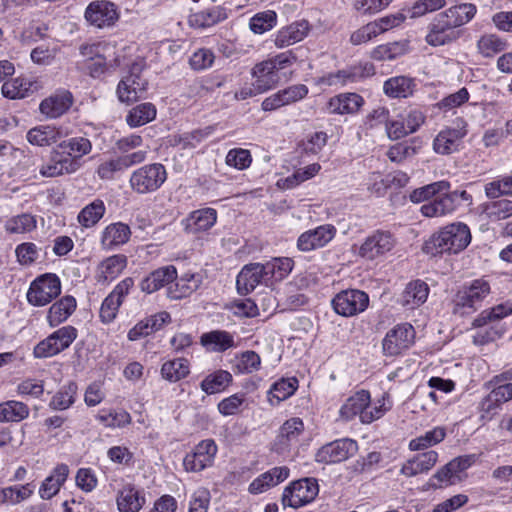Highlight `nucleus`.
<instances>
[{
  "mask_svg": "<svg viewBox=\"0 0 512 512\" xmlns=\"http://www.w3.org/2000/svg\"><path fill=\"white\" fill-rule=\"evenodd\" d=\"M190 373V364L185 358H175L163 363L162 377L169 382H178Z\"/></svg>",
  "mask_w": 512,
  "mask_h": 512,
  "instance_id": "13d9d810",
  "label": "nucleus"
},
{
  "mask_svg": "<svg viewBox=\"0 0 512 512\" xmlns=\"http://www.w3.org/2000/svg\"><path fill=\"white\" fill-rule=\"evenodd\" d=\"M64 135L61 128L51 125H41L28 131L27 140L32 145L50 146Z\"/></svg>",
  "mask_w": 512,
  "mask_h": 512,
  "instance_id": "49530a36",
  "label": "nucleus"
},
{
  "mask_svg": "<svg viewBox=\"0 0 512 512\" xmlns=\"http://www.w3.org/2000/svg\"><path fill=\"white\" fill-rule=\"evenodd\" d=\"M142 70V61H134L129 72L119 81L116 94L121 103L130 104L146 96L148 81L142 76Z\"/></svg>",
  "mask_w": 512,
  "mask_h": 512,
  "instance_id": "7ed1b4c3",
  "label": "nucleus"
},
{
  "mask_svg": "<svg viewBox=\"0 0 512 512\" xmlns=\"http://www.w3.org/2000/svg\"><path fill=\"white\" fill-rule=\"evenodd\" d=\"M106 211L104 202L102 200H94L86 205L78 214V222L85 228H90L97 224L104 216Z\"/></svg>",
  "mask_w": 512,
  "mask_h": 512,
  "instance_id": "e2e57ef3",
  "label": "nucleus"
},
{
  "mask_svg": "<svg viewBox=\"0 0 512 512\" xmlns=\"http://www.w3.org/2000/svg\"><path fill=\"white\" fill-rule=\"evenodd\" d=\"M130 236L131 230L127 224L111 223L102 230L100 244L104 250H113L127 243Z\"/></svg>",
  "mask_w": 512,
  "mask_h": 512,
  "instance_id": "2f4dec72",
  "label": "nucleus"
},
{
  "mask_svg": "<svg viewBox=\"0 0 512 512\" xmlns=\"http://www.w3.org/2000/svg\"><path fill=\"white\" fill-rule=\"evenodd\" d=\"M157 110L154 104L145 102L133 107L126 116V122L131 128L143 126L156 118Z\"/></svg>",
  "mask_w": 512,
  "mask_h": 512,
  "instance_id": "864d4df0",
  "label": "nucleus"
},
{
  "mask_svg": "<svg viewBox=\"0 0 512 512\" xmlns=\"http://www.w3.org/2000/svg\"><path fill=\"white\" fill-rule=\"evenodd\" d=\"M115 502L118 512H140L147 504L146 491L132 481L121 479Z\"/></svg>",
  "mask_w": 512,
  "mask_h": 512,
  "instance_id": "f8f14e48",
  "label": "nucleus"
},
{
  "mask_svg": "<svg viewBox=\"0 0 512 512\" xmlns=\"http://www.w3.org/2000/svg\"><path fill=\"white\" fill-rule=\"evenodd\" d=\"M446 431L443 427H435L423 435H420L409 442V449L411 451L424 450L432 447L444 440Z\"/></svg>",
  "mask_w": 512,
  "mask_h": 512,
  "instance_id": "0e129e2a",
  "label": "nucleus"
},
{
  "mask_svg": "<svg viewBox=\"0 0 512 512\" xmlns=\"http://www.w3.org/2000/svg\"><path fill=\"white\" fill-rule=\"evenodd\" d=\"M133 287V278H124L105 297L99 311V317L102 323L109 324L115 320L120 306Z\"/></svg>",
  "mask_w": 512,
  "mask_h": 512,
  "instance_id": "f3484780",
  "label": "nucleus"
},
{
  "mask_svg": "<svg viewBox=\"0 0 512 512\" xmlns=\"http://www.w3.org/2000/svg\"><path fill=\"white\" fill-rule=\"evenodd\" d=\"M373 74V66L370 64H356L345 67L341 70L328 73L319 80L321 84L327 86L343 87L362 81Z\"/></svg>",
  "mask_w": 512,
  "mask_h": 512,
  "instance_id": "a211bd4d",
  "label": "nucleus"
},
{
  "mask_svg": "<svg viewBox=\"0 0 512 512\" xmlns=\"http://www.w3.org/2000/svg\"><path fill=\"white\" fill-rule=\"evenodd\" d=\"M35 90H37L36 82L23 75L5 81L1 87L2 95L11 100L28 97Z\"/></svg>",
  "mask_w": 512,
  "mask_h": 512,
  "instance_id": "e433bc0d",
  "label": "nucleus"
},
{
  "mask_svg": "<svg viewBox=\"0 0 512 512\" xmlns=\"http://www.w3.org/2000/svg\"><path fill=\"white\" fill-rule=\"evenodd\" d=\"M28 415V406L20 401L9 400L0 403V422H20Z\"/></svg>",
  "mask_w": 512,
  "mask_h": 512,
  "instance_id": "052dcab7",
  "label": "nucleus"
},
{
  "mask_svg": "<svg viewBox=\"0 0 512 512\" xmlns=\"http://www.w3.org/2000/svg\"><path fill=\"white\" fill-rule=\"evenodd\" d=\"M77 301L71 295H65L55 301L48 309L46 321L50 328H55L66 322L75 312Z\"/></svg>",
  "mask_w": 512,
  "mask_h": 512,
  "instance_id": "c756f323",
  "label": "nucleus"
},
{
  "mask_svg": "<svg viewBox=\"0 0 512 512\" xmlns=\"http://www.w3.org/2000/svg\"><path fill=\"white\" fill-rule=\"evenodd\" d=\"M176 279V267L173 265L163 266L146 276L140 283V289L147 294H151L163 287L170 286Z\"/></svg>",
  "mask_w": 512,
  "mask_h": 512,
  "instance_id": "bb28decb",
  "label": "nucleus"
},
{
  "mask_svg": "<svg viewBox=\"0 0 512 512\" xmlns=\"http://www.w3.org/2000/svg\"><path fill=\"white\" fill-rule=\"evenodd\" d=\"M261 283L269 285L264 266L261 263L244 266L236 279L237 289L242 294H248Z\"/></svg>",
  "mask_w": 512,
  "mask_h": 512,
  "instance_id": "a878e982",
  "label": "nucleus"
},
{
  "mask_svg": "<svg viewBox=\"0 0 512 512\" xmlns=\"http://www.w3.org/2000/svg\"><path fill=\"white\" fill-rule=\"evenodd\" d=\"M232 382V375L226 370H216L208 374L201 382L200 387L208 395L224 391Z\"/></svg>",
  "mask_w": 512,
  "mask_h": 512,
  "instance_id": "603ef678",
  "label": "nucleus"
},
{
  "mask_svg": "<svg viewBox=\"0 0 512 512\" xmlns=\"http://www.w3.org/2000/svg\"><path fill=\"white\" fill-rule=\"evenodd\" d=\"M425 121V113L418 108L403 111L387 123V137L392 141L402 139L417 132Z\"/></svg>",
  "mask_w": 512,
  "mask_h": 512,
  "instance_id": "9d476101",
  "label": "nucleus"
},
{
  "mask_svg": "<svg viewBox=\"0 0 512 512\" xmlns=\"http://www.w3.org/2000/svg\"><path fill=\"white\" fill-rule=\"evenodd\" d=\"M167 179L165 167L160 163L147 164L135 170L130 184L137 193H150L158 190Z\"/></svg>",
  "mask_w": 512,
  "mask_h": 512,
  "instance_id": "6e6552de",
  "label": "nucleus"
},
{
  "mask_svg": "<svg viewBox=\"0 0 512 512\" xmlns=\"http://www.w3.org/2000/svg\"><path fill=\"white\" fill-rule=\"evenodd\" d=\"M128 259L123 254L109 256L96 268L95 279L98 283L108 284L115 280L127 267Z\"/></svg>",
  "mask_w": 512,
  "mask_h": 512,
  "instance_id": "cd10ccee",
  "label": "nucleus"
},
{
  "mask_svg": "<svg viewBox=\"0 0 512 512\" xmlns=\"http://www.w3.org/2000/svg\"><path fill=\"white\" fill-rule=\"evenodd\" d=\"M77 171L76 161L70 157H65L64 153L59 151H53L51 158L39 170L44 177H57Z\"/></svg>",
  "mask_w": 512,
  "mask_h": 512,
  "instance_id": "72a5a7b5",
  "label": "nucleus"
},
{
  "mask_svg": "<svg viewBox=\"0 0 512 512\" xmlns=\"http://www.w3.org/2000/svg\"><path fill=\"white\" fill-rule=\"evenodd\" d=\"M200 342L207 350L218 353L236 347L234 335L225 330L204 333Z\"/></svg>",
  "mask_w": 512,
  "mask_h": 512,
  "instance_id": "79ce46f5",
  "label": "nucleus"
},
{
  "mask_svg": "<svg viewBox=\"0 0 512 512\" xmlns=\"http://www.w3.org/2000/svg\"><path fill=\"white\" fill-rule=\"evenodd\" d=\"M269 285L281 281L293 268V260L288 257L274 258L263 264Z\"/></svg>",
  "mask_w": 512,
  "mask_h": 512,
  "instance_id": "4d7b16f0",
  "label": "nucleus"
},
{
  "mask_svg": "<svg viewBox=\"0 0 512 512\" xmlns=\"http://www.w3.org/2000/svg\"><path fill=\"white\" fill-rule=\"evenodd\" d=\"M61 288L60 278L56 274H42L30 283L26 294L27 301L36 307L45 306L60 295Z\"/></svg>",
  "mask_w": 512,
  "mask_h": 512,
  "instance_id": "39448f33",
  "label": "nucleus"
},
{
  "mask_svg": "<svg viewBox=\"0 0 512 512\" xmlns=\"http://www.w3.org/2000/svg\"><path fill=\"white\" fill-rule=\"evenodd\" d=\"M477 52L486 59H492L508 48V42L495 33H487L477 40Z\"/></svg>",
  "mask_w": 512,
  "mask_h": 512,
  "instance_id": "a18cd8bd",
  "label": "nucleus"
},
{
  "mask_svg": "<svg viewBox=\"0 0 512 512\" xmlns=\"http://www.w3.org/2000/svg\"><path fill=\"white\" fill-rule=\"evenodd\" d=\"M68 474L69 467L63 463L58 464L40 486V497L45 500H49L54 497L60 491L61 486L65 483Z\"/></svg>",
  "mask_w": 512,
  "mask_h": 512,
  "instance_id": "58836bf2",
  "label": "nucleus"
},
{
  "mask_svg": "<svg viewBox=\"0 0 512 512\" xmlns=\"http://www.w3.org/2000/svg\"><path fill=\"white\" fill-rule=\"evenodd\" d=\"M319 485L315 478H303L292 482L283 492L282 502L285 506L300 508L317 497Z\"/></svg>",
  "mask_w": 512,
  "mask_h": 512,
  "instance_id": "9b49d317",
  "label": "nucleus"
},
{
  "mask_svg": "<svg viewBox=\"0 0 512 512\" xmlns=\"http://www.w3.org/2000/svg\"><path fill=\"white\" fill-rule=\"evenodd\" d=\"M428 295V285L422 280H414L406 285L401 294L400 303L409 309H414L424 304Z\"/></svg>",
  "mask_w": 512,
  "mask_h": 512,
  "instance_id": "ea45409f",
  "label": "nucleus"
},
{
  "mask_svg": "<svg viewBox=\"0 0 512 512\" xmlns=\"http://www.w3.org/2000/svg\"><path fill=\"white\" fill-rule=\"evenodd\" d=\"M422 148V142L418 138L398 142L392 145L386 155L391 162L401 164L407 159L417 155Z\"/></svg>",
  "mask_w": 512,
  "mask_h": 512,
  "instance_id": "de8ad7c7",
  "label": "nucleus"
},
{
  "mask_svg": "<svg viewBox=\"0 0 512 512\" xmlns=\"http://www.w3.org/2000/svg\"><path fill=\"white\" fill-rule=\"evenodd\" d=\"M467 122L458 117L450 126L443 127L432 142V149L438 155H450L459 151L463 138L467 135Z\"/></svg>",
  "mask_w": 512,
  "mask_h": 512,
  "instance_id": "0eeeda50",
  "label": "nucleus"
},
{
  "mask_svg": "<svg viewBox=\"0 0 512 512\" xmlns=\"http://www.w3.org/2000/svg\"><path fill=\"white\" fill-rule=\"evenodd\" d=\"M290 470L286 466H278L260 474L249 485V492L252 494L263 493L270 488L277 486L289 477Z\"/></svg>",
  "mask_w": 512,
  "mask_h": 512,
  "instance_id": "473e14b6",
  "label": "nucleus"
},
{
  "mask_svg": "<svg viewBox=\"0 0 512 512\" xmlns=\"http://www.w3.org/2000/svg\"><path fill=\"white\" fill-rule=\"evenodd\" d=\"M216 221L217 211L213 208H203L191 212L182 224L186 232L195 234L210 229Z\"/></svg>",
  "mask_w": 512,
  "mask_h": 512,
  "instance_id": "f704fd0d",
  "label": "nucleus"
},
{
  "mask_svg": "<svg viewBox=\"0 0 512 512\" xmlns=\"http://www.w3.org/2000/svg\"><path fill=\"white\" fill-rule=\"evenodd\" d=\"M337 229L332 224H323L301 233L297 239V248L301 252H310L328 245L336 236Z\"/></svg>",
  "mask_w": 512,
  "mask_h": 512,
  "instance_id": "aec40b11",
  "label": "nucleus"
},
{
  "mask_svg": "<svg viewBox=\"0 0 512 512\" xmlns=\"http://www.w3.org/2000/svg\"><path fill=\"white\" fill-rule=\"evenodd\" d=\"M78 331L74 326L66 325L41 340L33 349L35 358L43 359L58 355L68 349L76 340Z\"/></svg>",
  "mask_w": 512,
  "mask_h": 512,
  "instance_id": "423d86ee",
  "label": "nucleus"
},
{
  "mask_svg": "<svg viewBox=\"0 0 512 512\" xmlns=\"http://www.w3.org/2000/svg\"><path fill=\"white\" fill-rule=\"evenodd\" d=\"M311 26L307 20H299L282 27L277 31L274 44L277 48H285L294 45L307 37Z\"/></svg>",
  "mask_w": 512,
  "mask_h": 512,
  "instance_id": "393cba45",
  "label": "nucleus"
},
{
  "mask_svg": "<svg viewBox=\"0 0 512 512\" xmlns=\"http://www.w3.org/2000/svg\"><path fill=\"white\" fill-rule=\"evenodd\" d=\"M453 27L439 13L429 26V32L426 35V42L431 46H441L450 43L454 38Z\"/></svg>",
  "mask_w": 512,
  "mask_h": 512,
  "instance_id": "4c0bfd02",
  "label": "nucleus"
},
{
  "mask_svg": "<svg viewBox=\"0 0 512 512\" xmlns=\"http://www.w3.org/2000/svg\"><path fill=\"white\" fill-rule=\"evenodd\" d=\"M218 447L213 439L200 441L183 459L187 472L198 473L214 464Z\"/></svg>",
  "mask_w": 512,
  "mask_h": 512,
  "instance_id": "4468645a",
  "label": "nucleus"
},
{
  "mask_svg": "<svg viewBox=\"0 0 512 512\" xmlns=\"http://www.w3.org/2000/svg\"><path fill=\"white\" fill-rule=\"evenodd\" d=\"M471 239L470 228L465 223L455 222L435 232L425 242L424 250L431 255L458 254L468 247Z\"/></svg>",
  "mask_w": 512,
  "mask_h": 512,
  "instance_id": "f257e3e1",
  "label": "nucleus"
},
{
  "mask_svg": "<svg viewBox=\"0 0 512 512\" xmlns=\"http://www.w3.org/2000/svg\"><path fill=\"white\" fill-rule=\"evenodd\" d=\"M370 393L366 390H360L348 397L340 407L339 416L344 421H350L359 416L363 423V415L368 412L370 404Z\"/></svg>",
  "mask_w": 512,
  "mask_h": 512,
  "instance_id": "c85d7f7f",
  "label": "nucleus"
},
{
  "mask_svg": "<svg viewBox=\"0 0 512 512\" xmlns=\"http://www.w3.org/2000/svg\"><path fill=\"white\" fill-rule=\"evenodd\" d=\"M305 430L304 422L299 417L286 420L279 428L278 435L273 443V451L278 454H285L296 446L300 436Z\"/></svg>",
  "mask_w": 512,
  "mask_h": 512,
  "instance_id": "412c9836",
  "label": "nucleus"
},
{
  "mask_svg": "<svg viewBox=\"0 0 512 512\" xmlns=\"http://www.w3.org/2000/svg\"><path fill=\"white\" fill-rule=\"evenodd\" d=\"M200 284L201 279L198 274L184 273L168 286L167 296L171 299L188 297L199 288Z\"/></svg>",
  "mask_w": 512,
  "mask_h": 512,
  "instance_id": "a19ab883",
  "label": "nucleus"
},
{
  "mask_svg": "<svg viewBox=\"0 0 512 512\" xmlns=\"http://www.w3.org/2000/svg\"><path fill=\"white\" fill-rule=\"evenodd\" d=\"M479 209L481 214L491 222L505 220L512 216V200L491 199L489 202L482 203Z\"/></svg>",
  "mask_w": 512,
  "mask_h": 512,
  "instance_id": "09e8293b",
  "label": "nucleus"
},
{
  "mask_svg": "<svg viewBox=\"0 0 512 512\" xmlns=\"http://www.w3.org/2000/svg\"><path fill=\"white\" fill-rule=\"evenodd\" d=\"M261 358L251 350L242 352L235 357L234 369L238 374H251L260 369Z\"/></svg>",
  "mask_w": 512,
  "mask_h": 512,
  "instance_id": "338daca9",
  "label": "nucleus"
},
{
  "mask_svg": "<svg viewBox=\"0 0 512 512\" xmlns=\"http://www.w3.org/2000/svg\"><path fill=\"white\" fill-rule=\"evenodd\" d=\"M456 209V195L447 192H442L436 195L435 198L424 203L420 211L423 216L428 218L443 217L451 214Z\"/></svg>",
  "mask_w": 512,
  "mask_h": 512,
  "instance_id": "7c9ffc66",
  "label": "nucleus"
},
{
  "mask_svg": "<svg viewBox=\"0 0 512 512\" xmlns=\"http://www.w3.org/2000/svg\"><path fill=\"white\" fill-rule=\"evenodd\" d=\"M450 189V184L447 181H437L430 183L428 185L419 187L414 189L410 195L409 199L413 203H421V202H428L436 195L447 192Z\"/></svg>",
  "mask_w": 512,
  "mask_h": 512,
  "instance_id": "680f3d73",
  "label": "nucleus"
},
{
  "mask_svg": "<svg viewBox=\"0 0 512 512\" xmlns=\"http://www.w3.org/2000/svg\"><path fill=\"white\" fill-rule=\"evenodd\" d=\"M358 444L350 438H342L323 445L315 454V461L321 464H336L356 455Z\"/></svg>",
  "mask_w": 512,
  "mask_h": 512,
  "instance_id": "ddd939ff",
  "label": "nucleus"
},
{
  "mask_svg": "<svg viewBox=\"0 0 512 512\" xmlns=\"http://www.w3.org/2000/svg\"><path fill=\"white\" fill-rule=\"evenodd\" d=\"M369 295L359 289H346L337 293L331 301L334 312L343 317H354L369 306Z\"/></svg>",
  "mask_w": 512,
  "mask_h": 512,
  "instance_id": "1a4fd4ad",
  "label": "nucleus"
},
{
  "mask_svg": "<svg viewBox=\"0 0 512 512\" xmlns=\"http://www.w3.org/2000/svg\"><path fill=\"white\" fill-rule=\"evenodd\" d=\"M85 19L97 28L113 26L119 19L117 6L107 0L91 2L85 10Z\"/></svg>",
  "mask_w": 512,
  "mask_h": 512,
  "instance_id": "4be33fe9",
  "label": "nucleus"
},
{
  "mask_svg": "<svg viewBox=\"0 0 512 512\" xmlns=\"http://www.w3.org/2000/svg\"><path fill=\"white\" fill-rule=\"evenodd\" d=\"M395 244L396 240L390 232L377 230L361 244L359 255L367 260H374L390 252Z\"/></svg>",
  "mask_w": 512,
  "mask_h": 512,
  "instance_id": "6ab92c4d",
  "label": "nucleus"
},
{
  "mask_svg": "<svg viewBox=\"0 0 512 512\" xmlns=\"http://www.w3.org/2000/svg\"><path fill=\"white\" fill-rule=\"evenodd\" d=\"M72 103V94L67 90H60L42 100L39 110L46 118L56 119L66 113Z\"/></svg>",
  "mask_w": 512,
  "mask_h": 512,
  "instance_id": "b1692460",
  "label": "nucleus"
},
{
  "mask_svg": "<svg viewBox=\"0 0 512 512\" xmlns=\"http://www.w3.org/2000/svg\"><path fill=\"white\" fill-rule=\"evenodd\" d=\"M438 461V453L429 450L415 455L413 458L405 462L401 467V474L406 477H413L421 473L431 470Z\"/></svg>",
  "mask_w": 512,
  "mask_h": 512,
  "instance_id": "c9c22d12",
  "label": "nucleus"
},
{
  "mask_svg": "<svg viewBox=\"0 0 512 512\" xmlns=\"http://www.w3.org/2000/svg\"><path fill=\"white\" fill-rule=\"evenodd\" d=\"M490 292V283L484 278L465 284L454 297V312L462 315L474 312Z\"/></svg>",
  "mask_w": 512,
  "mask_h": 512,
  "instance_id": "20e7f679",
  "label": "nucleus"
},
{
  "mask_svg": "<svg viewBox=\"0 0 512 512\" xmlns=\"http://www.w3.org/2000/svg\"><path fill=\"white\" fill-rule=\"evenodd\" d=\"M365 105L364 98L355 92H344L331 97L327 102L330 114L354 116Z\"/></svg>",
  "mask_w": 512,
  "mask_h": 512,
  "instance_id": "5701e85b",
  "label": "nucleus"
},
{
  "mask_svg": "<svg viewBox=\"0 0 512 512\" xmlns=\"http://www.w3.org/2000/svg\"><path fill=\"white\" fill-rule=\"evenodd\" d=\"M227 17L228 15L225 8L221 6H212L210 8L191 13L189 16V23L195 28H206L224 21Z\"/></svg>",
  "mask_w": 512,
  "mask_h": 512,
  "instance_id": "c03bdc74",
  "label": "nucleus"
},
{
  "mask_svg": "<svg viewBox=\"0 0 512 512\" xmlns=\"http://www.w3.org/2000/svg\"><path fill=\"white\" fill-rule=\"evenodd\" d=\"M297 61L296 55L288 50L257 63L251 75L258 91L263 93L286 79L287 70Z\"/></svg>",
  "mask_w": 512,
  "mask_h": 512,
  "instance_id": "f03ea898",
  "label": "nucleus"
},
{
  "mask_svg": "<svg viewBox=\"0 0 512 512\" xmlns=\"http://www.w3.org/2000/svg\"><path fill=\"white\" fill-rule=\"evenodd\" d=\"M105 48L106 46L101 44H86L82 45L80 48L81 55L86 58L85 68L94 78L104 74L108 67L117 68L124 65V57L120 55H117L113 62L107 61L106 57L103 55Z\"/></svg>",
  "mask_w": 512,
  "mask_h": 512,
  "instance_id": "2eb2a0df",
  "label": "nucleus"
},
{
  "mask_svg": "<svg viewBox=\"0 0 512 512\" xmlns=\"http://www.w3.org/2000/svg\"><path fill=\"white\" fill-rule=\"evenodd\" d=\"M476 12L477 8L474 4L462 3L446 9L441 14L453 28H456L471 21Z\"/></svg>",
  "mask_w": 512,
  "mask_h": 512,
  "instance_id": "8fccbe9b",
  "label": "nucleus"
},
{
  "mask_svg": "<svg viewBox=\"0 0 512 512\" xmlns=\"http://www.w3.org/2000/svg\"><path fill=\"white\" fill-rule=\"evenodd\" d=\"M37 227L36 218L28 213H23L9 218L4 225L7 233L25 234L30 233Z\"/></svg>",
  "mask_w": 512,
  "mask_h": 512,
  "instance_id": "69168bd1",
  "label": "nucleus"
},
{
  "mask_svg": "<svg viewBox=\"0 0 512 512\" xmlns=\"http://www.w3.org/2000/svg\"><path fill=\"white\" fill-rule=\"evenodd\" d=\"M298 388V380L295 377L282 378L276 381L268 391V400L271 405L277 406L282 401L291 397Z\"/></svg>",
  "mask_w": 512,
  "mask_h": 512,
  "instance_id": "3c124183",
  "label": "nucleus"
},
{
  "mask_svg": "<svg viewBox=\"0 0 512 512\" xmlns=\"http://www.w3.org/2000/svg\"><path fill=\"white\" fill-rule=\"evenodd\" d=\"M408 50L406 41H394L374 47L370 52V58L376 61L394 60L404 55Z\"/></svg>",
  "mask_w": 512,
  "mask_h": 512,
  "instance_id": "5fc2aeb1",
  "label": "nucleus"
},
{
  "mask_svg": "<svg viewBox=\"0 0 512 512\" xmlns=\"http://www.w3.org/2000/svg\"><path fill=\"white\" fill-rule=\"evenodd\" d=\"M96 418L107 428H123L131 423V416L124 409H101Z\"/></svg>",
  "mask_w": 512,
  "mask_h": 512,
  "instance_id": "bf43d9fd",
  "label": "nucleus"
},
{
  "mask_svg": "<svg viewBox=\"0 0 512 512\" xmlns=\"http://www.w3.org/2000/svg\"><path fill=\"white\" fill-rule=\"evenodd\" d=\"M65 157H70L76 161L77 170L81 168V158L92 151L91 141L83 136H75L62 141L59 144Z\"/></svg>",
  "mask_w": 512,
  "mask_h": 512,
  "instance_id": "37998d69",
  "label": "nucleus"
},
{
  "mask_svg": "<svg viewBox=\"0 0 512 512\" xmlns=\"http://www.w3.org/2000/svg\"><path fill=\"white\" fill-rule=\"evenodd\" d=\"M76 393L77 385L70 382L52 397L49 405L54 410H66L75 402Z\"/></svg>",
  "mask_w": 512,
  "mask_h": 512,
  "instance_id": "774afa93",
  "label": "nucleus"
},
{
  "mask_svg": "<svg viewBox=\"0 0 512 512\" xmlns=\"http://www.w3.org/2000/svg\"><path fill=\"white\" fill-rule=\"evenodd\" d=\"M415 341L414 327L409 323H401L390 329L382 341L384 354L397 356L409 349Z\"/></svg>",
  "mask_w": 512,
  "mask_h": 512,
  "instance_id": "dca6fc26",
  "label": "nucleus"
},
{
  "mask_svg": "<svg viewBox=\"0 0 512 512\" xmlns=\"http://www.w3.org/2000/svg\"><path fill=\"white\" fill-rule=\"evenodd\" d=\"M414 82L406 76H395L384 82L383 91L391 98H406L412 94Z\"/></svg>",
  "mask_w": 512,
  "mask_h": 512,
  "instance_id": "6e6d98bb",
  "label": "nucleus"
}]
</instances>
